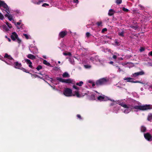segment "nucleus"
Instances as JSON below:
<instances>
[{"label":"nucleus","mask_w":152,"mask_h":152,"mask_svg":"<svg viewBox=\"0 0 152 152\" xmlns=\"http://www.w3.org/2000/svg\"><path fill=\"white\" fill-rule=\"evenodd\" d=\"M5 37L7 38H8L7 37V36H5Z\"/></svg>","instance_id":"nucleus-63"},{"label":"nucleus","mask_w":152,"mask_h":152,"mask_svg":"<svg viewBox=\"0 0 152 152\" xmlns=\"http://www.w3.org/2000/svg\"><path fill=\"white\" fill-rule=\"evenodd\" d=\"M49 4L47 3H44L42 5V6L44 7H46V6H48Z\"/></svg>","instance_id":"nucleus-40"},{"label":"nucleus","mask_w":152,"mask_h":152,"mask_svg":"<svg viewBox=\"0 0 152 152\" xmlns=\"http://www.w3.org/2000/svg\"><path fill=\"white\" fill-rule=\"evenodd\" d=\"M43 63L45 65H47L48 66H51V64L49 63L46 60H44V61H43Z\"/></svg>","instance_id":"nucleus-17"},{"label":"nucleus","mask_w":152,"mask_h":152,"mask_svg":"<svg viewBox=\"0 0 152 152\" xmlns=\"http://www.w3.org/2000/svg\"><path fill=\"white\" fill-rule=\"evenodd\" d=\"M107 81L108 80L106 78H103L96 80V84L97 86H101L106 84Z\"/></svg>","instance_id":"nucleus-3"},{"label":"nucleus","mask_w":152,"mask_h":152,"mask_svg":"<svg viewBox=\"0 0 152 152\" xmlns=\"http://www.w3.org/2000/svg\"><path fill=\"white\" fill-rule=\"evenodd\" d=\"M18 35L15 32H13L12 33V34L11 36V38L13 41L15 40L16 38H17Z\"/></svg>","instance_id":"nucleus-10"},{"label":"nucleus","mask_w":152,"mask_h":152,"mask_svg":"<svg viewBox=\"0 0 152 152\" xmlns=\"http://www.w3.org/2000/svg\"><path fill=\"white\" fill-rule=\"evenodd\" d=\"M43 2V0H40V1H39L37 3V4H39L41 2Z\"/></svg>","instance_id":"nucleus-42"},{"label":"nucleus","mask_w":152,"mask_h":152,"mask_svg":"<svg viewBox=\"0 0 152 152\" xmlns=\"http://www.w3.org/2000/svg\"><path fill=\"white\" fill-rule=\"evenodd\" d=\"M131 111V110H129L128 109H126L124 111V113H129Z\"/></svg>","instance_id":"nucleus-32"},{"label":"nucleus","mask_w":152,"mask_h":152,"mask_svg":"<svg viewBox=\"0 0 152 152\" xmlns=\"http://www.w3.org/2000/svg\"><path fill=\"white\" fill-rule=\"evenodd\" d=\"M118 69L119 70V71L120 72L121 71V69H120V68L118 67Z\"/></svg>","instance_id":"nucleus-57"},{"label":"nucleus","mask_w":152,"mask_h":152,"mask_svg":"<svg viewBox=\"0 0 152 152\" xmlns=\"http://www.w3.org/2000/svg\"><path fill=\"white\" fill-rule=\"evenodd\" d=\"M115 43L117 45H118V43L117 41L115 42Z\"/></svg>","instance_id":"nucleus-58"},{"label":"nucleus","mask_w":152,"mask_h":152,"mask_svg":"<svg viewBox=\"0 0 152 152\" xmlns=\"http://www.w3.org/2000/svg\"><path fill=\"white\" fill-rule=\"evenodd\" d=\"M118 102V104H119V105H121V104H123V103H123V102Z\"/></svg>","instance_id":"nucleus-47"},{"label":"nucleus","mask_w":152,"mask_h":152,"mask_svg":"<svg viewBox=\"0 0 152 152\" xmlns=\"http://www.w3.org/2000/svg\"><path fill=\"white\" fill-rule=\"evenodd\" d=\"M149 54L152 56V51L150 52L149 53Z\"/></svg>","instance_id":"nucleus-50"},{"label":"nucleus","mask_w":152,"mask_h":152,"mask_svg":"<svg viewBox=\"0 0 152 152\" xmlns=\"http://www.w3.org/2000/svg\"><path fill=\"white\" fill-rule=\"evenodd\" d=\"M86 35L87 37H88L91 35V34L89 32H87L86 34Z\"/></svg>","instance_id":"nucleus-37"},{"label":"nucleus","mask_w":152,"mask_h":152,"mask_svg":"<svg viewBox=\"0 0 152 152\" xmlns=\"http://www.w3.org/2000/svg\"><path fill=\"white\" fill-rule=\"evenodd\" d=\"M63 94L66 96H72V90L70 88H66L64 90Z\"/></svg>","instance_id":"nucleus-4"},{"label":"nucleus","mask_w":152,"mask_h":152,"mask_svg":"<svg viewBox=\"0 0 152 152\" xmlns=\"http://www.w3.org/2000/svg\"><path fill=\"white\" fill-rule=\"evenodd\" d=\"M6 30L7 31H8L9 30L8 29V28H6Z\"/></svg>","instance_id":"nucleus-60"},{"label":"nucleus","mask_w":152,"mask_h":152,"mask_svg":"<svg viewBox=\"0 0 152 152\" xmlns=\"http://www.w3.org/2000/svg\"><path fill=\"white\" fill-rule=\"evenodd\" d=\"M39 74L43 76L44 77H48V76L47 75H45L44 74H42L41 73H38Z\"/></svg>","instance_id":"nucleus-41"},{"label":"nucleus","mask_w":152,"mask_h":152,"mask_svg":"<svg viewBox=\"0 0 152 152\" xmlns=\"http://www.w3.org/2000/svg\"><path fill=\"white\" fill-rule=\"evenodd\" d=\"M78 118L80 119H82V118L81 115L79 114H77V115Z\"/></svg>","instance_id":"nucleus-43"},{"label":"nucleus","mask_w":152,"mask_h":152,"mask_svg":"<svg viewBox=\"0 0 152 152\" xmlns=\"http://www.w3.org/2000/svg\"><path fill=\"white\" fill-rule=\"evenodd\" d=\"M25 61L27 64H28V66L29 67L32 69H34V68L32 66V63L30 60L27 59H25Z\"/></svg>","instance_id":"nucleus-11"},{"label":"nucleus","mask_w":152,"mask_h":152,"mask_svg":"<svg viewBox=\"0 0 152 152\" xmlns=\"http://www.w3.org/2000/svg\"><path fill=\"white\" fill-rule=\"evenodd\" d=\"M22 66V64L21 63H19L18 61L14 62V66L15 68L20 69Z\"/></svg>","instance_id":"nucleus-9"},{"label":"nucleus","mask_w":152,"mask_h":152,"mask_svg":"<svg viewBox=\"0 0 152 152\" xmlns=\"http://www.w3.org/2000/svg\"><path fill=\"white\" fill-rule=\"evenodd\" d=\"M23 35L25 36L26 39H29V36L28 35L26 34H23Z\"/></svg>","instance_id":"nucleus-38"},{"label":"nucleus","mask_w":152,"mask_h":152,"mask_svg":"<svg viewBox=\"0 0 152 152\" xmlns=\"http://www.w3.org/2000/svg\"><path fill=\"white\" fill-rule=\"evenodd\" d=\"M130 107L131 110L134 109L139 110H140L145 111L152 109L151 105L150 104H145L143 105H136L133 106L130 105Z\"/></svg>","instance_id":"nucleus-2"},{"label":"nucleus","mask_w":152,"mask_h":152,"mask_svg":"<svg viewBox=\"0 0 152 152\" xmlns=\"http://www.w3.org/2000/svg\"><path fill=\"white\" fill-rule=\"evenodd\" d=\"M107 29L106 28H104L102 29V32H104V31H107Z\"/></svg>","instance_id":"nucleus-44"},{"label":"nucleus","mask_w":152,"mask_h":152,"mask_svg":"<svg viewBox=\"0 0 152 152\" xmlns=\"http://www.w3.org/2000/svg\"><path fill=\"white\" fill-rule=\"evenodd\" d=\"M58 63H59V64H60V61H58Z\"/></svg>","instance_id":"nucleus-61"},{"label":"nucleus","mask_w":152,"mask_h":152,"mask_svg":"<svg viewBox=\"0 0 152 152\" xmlns=\"http://www.w3.org/2000/svg\"><path fill=\"white\" fill-rule=\"evenodd\" d=\"M113 63V61H111L110 62V64H112Z\"/></svg>","instance_id":"nucleus-55"},{"label":"nucleus","mask_w":152,"mask_h":152,"mask_svg":"<svg viewBox=\"0 0 152 152\" xmlns=\"http://www.w3.org/2000/svg\"><path fill=\"white\" fill-rule=\"evenodd\" d=\"M16 12H17L18 13L19 12V11L18 10H17Z\"/></svg>","instance_id":"nucleus-59"},{"label":"nucleus","mask_w":152,"mask_h":152,"mask_svg":"<svg viewBox=\"0 0 152 152\" xmlns=\"http://www.w3.org/2000/svg\"><path fill=\"white\" fill-rule=\"evenodd\" d=\"M121 104V106L124 108H128L130 107V105L129 104L128 105H126L125 104H124V103L122 104Z\"/></svg>","instance_id":"nucleus-19"},{"label":"nucleus","mask_w":152,"mask_h":152,"mask_svg":"<svg viewBox=\"0 0 152 152\" xmlns=\"http://www.w3.org/2000/svg\"><path fill=\"white\" fill-rule=\"evenodd\" d=\"M56 79L60 82L67 83H72V80L70 78L65 79H63L61 77H56Z\"/></svg>","instance_id":"nucleus-5"},{"label":"nucleus","mask_w":152,"mask_h":152,"mask_svg":"<svg viewBox=\"0 0 152 152\" xmlns=\"http://www.w3.org/2000/svg\"><path fill=\"white\" fill-rule=\"evenodd\" d=\"M20 69L22 70L23 71L26 72V73H29V72H28L26 69L22 67V66Z\"/></svg>","instance_id":"nucleus-25"},{"label":"nucleus","mask_w":152,"mask_h":152,"mask_svg":"<svg viewBox=\"0 0 152 152\" xmlns=\"http://www.w3.org/2000/svg\"><path fill=\"white\" fill-rule=\"evenodd\" d=\"M4 57L5 58H7L10 60L13 59L12 58L10 55H8V54L7 53L5 54Z\"/></svg>","instance_id":"nucleus-16"},{"label":"nucleus","mask_w":152,"mask_h":152,"mask_svg":"<svg viewBox=\"0 0 152 152\" xmlns=\"http://www.w3.org/2000/svg\"><path fill=\"white\" fill-rule=\"evenodd\" d=\"M67 34V32L66 31H62L60 32L58 35V39H60L61 38H64Z\"/></svg>","instance_id":"nucleus-6"},{"label":"nucleus","mask_w":152,"mask_h":152,"mask_svg":"<svg viewBox=\"0 0 152 152\" xmlns=\"http://www.w3.org/2000/svg\"><path fill=\"white\" fill-rule=\"evenodd\" d=\"M117 57L116 55H114L113 56V58L114 59H116L117 58Z\"/></svg>","instance_id":"nucleus-46"},{"label":"nucleus","mask_w":152,"mask_h":152,"mask_svg":"<svg viewBox=\"0 0 152 152\" xmlns=\"http://www.w3.org/2000/svg\"><path fill=\"white\" fill-rule=\"evenodd\" d=\"M35 76H36V77H37V76H38V75H35Z\"/></svg>","instance_id":"nucleus-62"},{"label":"nucleus","mask_w":152,"mask_h":152,"mask_svg":"<svg viewBox=\"0 0 152 152\" xmlns=\"http://www.w3.org/2000/svg\"><path fill=\"white\" fill-rule=\"evenodd\" d=\"M146 128L144 126H142L141 127V131L142 132H145L146 131Z\"/></svg>","instance_id":"nucleus-21"},{"label":"nucleus","mask_w":152,"mask_h":152,"mask_svg":"<svg viewBox=\"0 0 152 152\" xmlns=\"http://www.w3.org/2000/svg\"><path fill=\"white\" fill-rule=\"evenodd\" d=\"M145 138L148 141H152V135L149 133H147L144 134Z\"/></svg>","instance_id":"nucleus-8"},{"label":"nucleus","mask_w":152,"mask_h":152,"mask_svg":"<svg viewBox=\"0 0 152 152\" xmlns=\"http://www.w3.org/2000/svg\"><path fill=\"white\" fill-rule=\"evenodd\" d=\"M42 66L40 65H39L37 67L36 69L37 70L39 71L42 69Z\"/></svg>","instance_id":"nucleus-28"},{"label":"nucleus","mask_w":152,"mask_h":152,"mask_svg":"<svg viewBox=\"0 0 152 152\" xmlns=\"http://www.w3.org/2000/svg\"><path fill=\"white\" fill-rule=\"evenodd\" d=\"M4 18V17L2 14L0 13V19L1 20H3Z\"/></svg>","instance_id":"nucleus-34"},{"label":"nucleus","mask_w":152,"mask_h":152,"mask_svg":"<svg viewBox=\"0 0 152 152\" xmlns=\"http://www.w3.org/2000/svg\"><path fill=\"white\" fill-rule=\"evenodd\" d=\"M97 99L98 100L100 101H103L105 100V96L104 95L103 96H99L98 97Z\"/></svg>","instance_id":"nucleus-15"},{"label":"nucleus","mask_w":152,"mask_h":152,"mask_svg":"<svg viewBox=\"0 0 152 152\" xmlns=\"http://www.w3.org/2000/svg\"><path fill=\"white\" fill-rule=\"evenodd\" d=\"M83 83L82 81H80L79 82V83H76V85L77 86H82V85L83 84Z\"/></svg>","instance_id":"nucleus-23"},{"label":"nucleus","mask_w":152,"mask_h":152,"mask_svg":"<svg viewBox=\"0 0 152 152\" xmlns=\"http://www.w3.org/2000/svg\"><path fill=\"white\" fill-rule=\"evenodd\" d=\"M124 31H122L121 32H119L118 33V34L119 36H121L122 37H123L124 36Z\"/></svg>","instance_id":"nucleus-24"},{"label":"nucleus","mask_w":152,"mask_h":152,"mask_svg":"<svg viewBox=\"0 0 152 152\" xmlns=\"http://www.w3.org/2000/svg\"><path fill=\"white\" fill-rule=\"evenodd\" d=\"M145 74V72L143 71H141L139 72H135L134 74H133L131 76L132 77H136L139 75H142Z\"/></svg>","instance_id":"nucleus-7"},{"label":"nucleus","mask_w":152,"mask_h":152,"mask_svg":"<svg viewBox=\"0 0 152 152\" xmlns=\"http://www.w3.org/2000/svg\"><path fill=\"white\" fill-rule=\"evenodd\" d=\"M8 41H9V42H11V39H10V38H8Z\"/></svg>","instance_id":"nucleus-56"},{"label":"nucleus","mask_w":152,"mask_h":152,"mask_svg":"<svg viewBox=\"0 0 152 152\" xmlns=\"http://www.w3.org/2000/svg\"><path fill=\"white\" fill-rule=\"evenodd\" d=\"M63 54L65 56H71L72 55L71 53L70 52H68L67 53H64Z\"/></svg>","instance_id":"nucleus-29"},{"label":"nucleus","mask_w":152,"mask_h":152,"mask_svg":"<svg viewBox=\"0 0 152 152\" xmlns=\"http://www.w3.org/2000/svg\"><path fill=\"white\" fill-rule=\"evenodd\" d=\"M152 119V114H149L148 116L147 120L148 121H150Z\"/></svg>","instance_id":"nucleus-20"},{"label":"nucleus","mask_w":152,"mask_h":152,"mask_svg":"<svg viewBox=\"0 0 152 152\" xmlns=\"http://www.w3.org/2000/svg\"><path fill=\"white\" fill-rule=\"evenodd\" d=\"M95 95L93 94L91 95V96L90 97V99L91 100H95Z\"/></svg>","instance_id":"nucleus-27"},{"label":"nucleus","mask_w":152,"mask_h":152,"mask_svg":"<svg viewBox=\"0 0 152 152\" xmlns=\"http://www.w3.org/2000/svg\"><path fill=\"white\" fill-rule=\"evenodd\" d=\"M133 79L132 78L130 77H127V78H124V80H126V81L127 82H130L131 81V80Z\"/></svg>","instance_id":"nucleus-22"},{"label":"nucleus","mask_w":152,"mask_h":152,"mask_svg":"<svg viewBox=\"0 0 152 152\" xmlns=\"http://www.w3.org/2000/svg\"><path fill=\"white\" fill-rule=\"evenodd\" d=\"M74 1L75 3H78V2H79L78 0H74Z\"/></svg>","instance_id":"nucleus-51"},{"label":"nucleus","mask_w":152,"mask_h":152,"mask_svg":"<svg viewBox=\"0 0 152 152\" xmlns=\"http://www.w3.org/2000/svg\"><path fill=\"white\" fill-rule=\"evenodd\" d=\"M85 66L86 67H87V65H85Z\"/></svg>","instance_id":"nucleus-64"},{"label":"nucleus","mask_w":152,"mask_h":152,"mask_svg":"<svg viewBox=\"0 0 152 152\" xmlns=\"http://www.w3.org/2000/svg\"><path fill=\"white\" fill-rule=\"evenodd\" d=\"M20 23L19 22H18L16 24L17 25H20Z\"/></svg>","instance_id":"nucleus-52"},{"label":"nucleus","mask_w":152,"mask_h":152,"mask_svg":"<svg viewBox=\"0 0 152 152\" xmlns=\"http://www.w3.org/2000/svg\"><path fill=\"white\" fill-rule=\"evenodd\" d=\"M75 94H72V96H76L78 98H80L81 97V95L79 94V91H75Z\"/></svg>","instance_id":"nucleus-14"},{"label":"nucleus","mask_w":152,"mask_h":152,"mask_svg":"<svg viewBox=\"0 0 152 152\" xmlns=\"http://www.w3.org/2000/svg\"><path fill=\"white\" fill-rule=\"evenodd\" d=\"M145 50V48L143 47H142L140 48V52H142L143 51H144Z\"/></svg>","instance_id":"nucleus-39"},{"label":"nucleus","mask_w":152,"mask_h":152,"mask_svg":"<svg viewBox=\"0 0 152 152\" xmlns=\"http://www.w3.org/2000/svg\"><path fill=\"white\" fill-rule=\"evenodd\" d=\"M122 10H123V11L124 12H128L129 11L128 9L126 8H125L124 7H123L122 8Z\"/></svg>","instance_id":"nucleus-36"},{"label":"nucleus","mask_w":152,"mask_h":152,"mask_svg":"<svg viewBox=\"0 0 152 152\" xmlns=\"http://www.w3.org/2000/svg\"><path fill=\"white\" fill-rule=\"evenodd\" d=\"M37 77L39 78H40L42 79L43 80V78L42 77H41L40 76H37Z\"/></svg>","instance_id":"nucleus-48"},{"label":"nucleus","mask_w":152,"mask_h":152,"mask_svg":"<svg viewBox=\"0 0 152 152\" xmlns=\"http://www.w3.org/2000/svg\"><path fill=\"white\" fill-rule=\"evenodd\" d=\"M102 21L100 22H98L97 23H96V24L98 26H102Z\"/></svg>","instance_id":"nucleus-26"},{"label":"nucleus","mask_w":152,"mask_h":152,"mask_svg":"<svg viewBox=\"0 0 152 152\" xmlns=\"http://www.w3.org/2000/svg\"><path fill=\"white\" fill-rule=\"evenodd\" d=\"M92 84V86L93 87H94L95 85V83L94 82H93Z\"/></svg>","instance_id":"nucleus-49"},{"label":"nucleus","mask_w":152,"mask_h":152,"mask_svg":"<svg viewBox=\"0 0 152 152\" xmlns=\"http://www.w3.org/2000/svg\"><path fill=\"white\" fill-rule=\"evenodd\" d=\"M130 82H131L132 83H134V81L133 80H131V81H130Z\"/></svg>","instance_id":"nucleus-53"},{"label":"nucleus","mask_w":152,"mask_h":152,"mask_svg":"<svg viewBox=\"0 0 152 152\" xmlns=\"http://www.w3.org/2000/svg\"><path fill=\"white\" fill-rule=\"evenodd\" d=\"M27 57L28 58L32 60H34L36 59V57L31 54H28L27 55Z\"/></svg>","instance_id":"nucleus-12"},{"label":"nucleus","mask_w":152,"mask_h":152,"mask_svg":"<svg viewBox=\"0 0 152 152\" xmlns=\"http://www.w3.org/2000/svg\"><path fill=\"white\" fill-rule=\"evenodd\" d=\"M122 2V0H116L115 2L117 4H120Z\"/></svg>","instance_id":"nucleus-31"},{"label":"nucleus","mask_w":152,"mask_h":152,"mask_svg":"<svg viewBox=\"0 0 152 152\" xmlns=\"http://www.w3.org/2000/svg\"><path fill=\"white\" fill-rule=\"evenodd\" d=\"M89 83H93V82L92 81L89 80Z\"/></svg>","instance_id":"nucleus-54"},{"label":"nucleus","mask_w":152,"mask_h":152,"mask_svg":"<svg viewBox=\"0 0 152 152\" xmlns=\"http://www.w3.org/2000/svg\"><path fill=\"white\" fill-rule=\"evenodd\" d=\"M134 83H141V84H143V83H142V82H140V81H134Z\"/></svg>","instance_id":"nucleus-45"},{"label":"nucleus","mask_w":152,"mask_h":152,"mask_svg":"<svg viewBox=\"0 0 152 152\" xmlns=\"http://www.w3.org/2000/svg\"><path fill=\"white\" fill-rule=\"evenodd\" d=\"M62 76L63 77L65 78L69 77V75L68 73L65 72L63 74Z\"/></svg>","instance_id":"nucleus-18"},{"label":"nucleus","mask_w":152,"mask_h":152,"mask_svg":"<svg viewBox=\"0 0 152 152\" xmlns=\"http://www.w3.org/2000/svg\"><path fill=\"white\" fill-rule=\"evenodd\" d=\"M73 88L76 90H79V88L77 87V86H76L75 85H74L73 86Z\"/></svg>","instance_id":"nucleus-33"},{"label":"nucleus","mask_w":152,"mask_h":152,"mask_svg":"<svg viewBox=\"0 0 152 152\" xmlns=\"http://www.w3.org/2000/svg\"><path fill=\"white\" fill-rule=\"evenodd\" d=\"M6 25L8 27L10 28H11L12 27V25L11 24L9 23L8 22H7L6 23Z\"/></svg>","instance_id":"nucleus-30"},{"label":"nucleus","mask_w":152,"mask_h":152,"mask_svg":"<svg viewBox=\"0 0 152 152\" xmlns=\"http://www.w3.org/2000/svg\"><path fill=\"white\" fill-rule=\"evenodd\" d=\"M1 7H3L5 9V11L7 13L5 15V16L7 17L8 19L10 21H11L13 19L12 16L11 15H9L10 11L8 6L4 1L0 0V8Z\"/></svg>","instance_id":"nucleus-1"},{"label":"nucleus","mask_w":152,"mask_h":152,"mask_svg":"<svg viewBox=\"0 0 152 152\" xmlns=\"http://www.w3.org/2000/svg\"><path fill=\"white\" fill-rule=\"evenodd\" d=\"M115 12V11L113 9H111L109 10L108 15L110 16H112L114 15Z\"/></svg>","instance_id":"nucleus-13"},{"label":"nucleus","mask_w":152,"mask_h":152,"mask_svg":"<svg viewBox=\"0 0 152 152\" xmlns=\"http://www.w3.org/2000/svg\"><path fill=\"white\" fill-rule=\"evenodd\" d=\"M16 39H17V42H18V43H21V41L20 39L18 38V37L17 38H16Z\"/></svg>","instance_id":"nucleus-35"}]
</instances>
